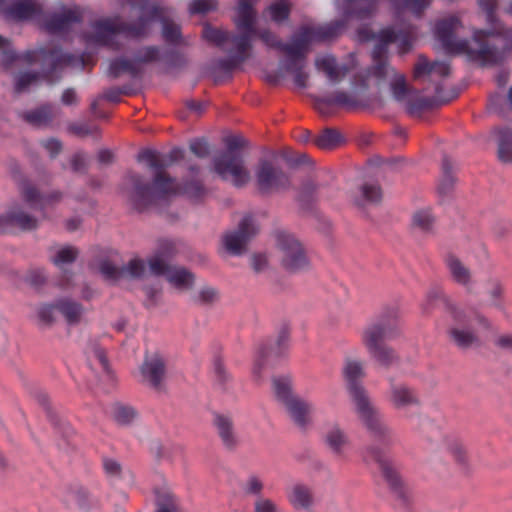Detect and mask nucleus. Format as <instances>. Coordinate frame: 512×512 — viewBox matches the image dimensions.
Segmentation results:
<instances>
[{"instance_id":"obj_49","label":"nucleus","mask_w":512,"mask_h":512,"mask_svg":"<svg viewBox=\"0 0 512 512\" xmlns=\"http://www.w3.org/2000/svg\"><path fill=\"white\" fill-rule=\"evenodd\" d=\"M156 512H179L175 498L168 493L160 495L157 499Z\"/></svg>"},{"instance_id":"obj_12","label":"nucleus","mask_w":512,"mask_h":512,"mask_svg":"<svg viewBox=\"0 0 512 512\" xmlns=\"http://www.w3.org/2000/svg\"><path fill=\"white\" fill-rule=\"evenodd\" d=\"M259 229L254 219L245 216L238 224L236 230L227 232L223 237V244L227 251L233 255H242L247 251L249 242L257 235Z\"/></svg>"},{"instance_id":"obj_64","label":"nucleus","mask_w":512,"mask_h":512,"mask_svg":"<svg viewBox=\"0 0 512 512\" xmlns=\"http://www.w3.org/2000/svg\"><path fill=\"white\" fill-rule=\"evenodd\" d=\"M46 280V276L40 270L32 271L29 274V281L34 285H41Z\"/></svg>"},{"instance_id":"obj_36","label":"nucleus","mask_w":512,"mask_h":512,"mask_svg":"<svg viewBox=\"0 0 512 512\" xmlns=\"http://www.w3.org/2000/svg\"><path fill=\"white\" fill-rule=\"evenodd\" d=\"M59 314L57 301L53 304H40L35 310V317L38 323L43 326H51L54 324Z\"/></svg>"},{"instance_id":"obj_45","label":"nucleus","mask_w":512,"mask_h":512,"mask_svg":"<svg viewBox=\"0 0 512 512\" xmlns=\"http://www.w3.org/2000/svg\"><path fill=\"white\" fill-rule=\"evenodd\" d=\"M180 193L192 200H199L206 194V190L198 180H192L181 187Z\"/></svg>"},{"instance_id":"obj_21","label":"nucleus","mask_w":512,"mask_h":512,"mask_svg":"<svg viewBox=\"0 0 512 512\" xmlns=\"http://www.w3.org/2000/svg\"><path fill=\"white\" fill-rule=\"evenodd\" d=\"M316 69L322 72L327 77L331 84L341 82L349 71V67L345 64H340L332 55H322L315 60Z\"/></svg>"},{"instance_id":"obj_2","label":"nucleus","mask_w":512,"mask_h":512,"mask_svg":"<svg viewBox=\"0 0 512 512\" xmlns=\"http://www.w3.org/2000/svg\"><path fill=\"white\" fill-rule=\"evenodd\" d=\"M414 31L411 27L396 30L395 28H386L374 35L367 27L358 31L360 41L375 40V47L372 52L373 66L369 70L368 79L374 78L377 85L384 81H389L394 99L402 103L410 114L416 112L412 105V91L407 87L405 77L397 73L386 61L388 45L395 43L401 53L408 51L412 46Z\"/></svg>"},{"instance_id":"obj_1","label":"nucleus","mask_w":512,"mask_h":512,"mask_svg":"<svg viewBox=\"0 0 512 512\" xmlns=\"http://www.w3.org/2000/svg\"><path fill=\"white\" fill-rule=\"evenodd\" d=\"M462 27L457 16L437 22L434 34L443 49L450 54L465 55L482 66L504 63L512 54V28L503 26L473 31L471 40L458 39L455 33Z\"/></svg>"},{"instance_id":"obj_24","label":"nucleus","mask_w":512,"mask_h":512,"mask_svg":"<svg viewBox=\"0 0 512 512\" xmlns=\"http://www.w3.org/2000/svg\"><path fill=\"white\" fill-rule=\"evenodd\" d=\"M284 407L293 422L300 427H304L309 423L310 416L314 410V406L311 403L298 396L288 400Z\"/></svg>"},{"instance_id":"obj_25","label":"nucleus","mask_w":512,"mask_h":512,"mask_svg":"<svg viewBox=\"0 0 512 512\" xmlns=\"http://www.w3.org/2000/svg\"><path fill=\"white\" fill-rule=\"evenodd\" d=\"M183 156L180 149H173L165 157H161L160 154L154 150H144L139 153L138 160L146 162L147 165L156 171H162L165 167L178 161Z\"/></svg>"},{"instance_id":"obj_16","label":"nucleus","mask_w":512,"mask_h":512,"mask_svg":"<svg viewBox=\"0 0 512 512\" xmlns=\"http://www.w3.org/2000/svg\"><path fill=\"white\" fill-rule=\"evenodd\" d=\"M158 53L156 47H145L138 52L133 60L117 59L112 61L108 73L112 77H118L123 73L136 74L140 64L157 59Z\"/></svg>"},{"instance_id":"obj_33","label":"nucleus","mask_w":512,"mask_h":512,"mask_svg":"<svg viewBox=\"0 0 512 512\" xmlns=\"http://www.w3.org/2000/svg\"><path fill=\"white\" fill-rule=\"evenodd\" d=\"M498 157L504 163L512 162V130L501 129L496 133Z\"/></svg>"},{"instance_id":"obj_13","label":"nucleus","mask_w":512,"mask_h":512,"mask_svg":"<svg viewBox=\"0 0 512 512\" xmlns=\"http://www.w3.org/2000/svg\"><path fill=\"white\" fill-rule=\"evenodd\" d=\"M28 209L37 210L23 200V203L11 206L5 214H0V230H4L8 226H15L22 230L36 229L40 219L32 215Z\"/></svg>"},{"instance_id":"obj_27","label":"nucleus","mask_w":512,"mask_h":512,"mask_svg":"<svg viewBox=\"0 0 512 512\" xmlns=\"http://www.w3.org/2000/svg\"><path fill=\"white\" fill-rule=\"evenodd\" d=\"M390 401L392 405L397 409H404L407 407L415 406L419 403L416 392L403 384L391 386Z\"/></svg>"},{"instance_id":"obj_35","label":"nucleus","mask_w":512,"mask_h":512,"mask_svg":"<svg viewBox=\"0 0 512 512\" xmlns=\"http://www.w3.org/2000/svg\"><path fill=\"white\" fill-rule=\"evenodd\" d=\"M319 102L347 109L354 108L358 105L355 96L345 91H335L330 95H327L324 98H322Z\"/></svg>"},{"instance_id":"obj_15","label":"nucleus","mask_w":512,"mask_h":512,"mask_svg":"<svg viewBox=\"0 0 512 512\" xmlns=\"http://www.w3.org/2000/svg\"><path fill=\"white\" fill-rule=\"evenodd\" d=\"M20 194L23 200L41 212L42 219L48 217L47 210L59 204L63 197L60 191H51L41 195L38 189L30 183H24L21 186Z\"/></svg>"},{"instance_id":"obj_58","label":"nucleus","mask_w":512,"mask_h":512,"mask_svg":"<svg viewBox=\"0 0 512 512\" xmlns=\"http://www.w3.org/2000/svg\"><path fill=\"white\" fill-rule=\"evenodd\" d=\"M191 151L200 158H204L209 154V147L205 141L195 140L190 144Z\"/></svg>"},{"instance_id":"obj_5","label":"nucleus","mask_w":512,"mask_h":512,"mask_svg":"<svg viewBox=\"0 0 512 512\" xmlns=\"http://www.w3.org/2000/svg\"><path fill=\"white\" fill-rule=\"evenodd\" d=\"M397 318L398 310L388 308L378 321L366 325L361 333V341L368 354L383 367H390L399 360L396 351L384 343L385 340L394 339L399 335Z\"/></svg>"},{"instance_id":"obj_29","label":"nucleus","mask_w":512,"mask_h":512,"mask_svg":"<svg viewBox=\"0 0 512 512\" xmlns=\"http://www.w3.org/2000/svg\"><path fill=\"white\" fill-rule=\"evenodd\" d=\"M288 500L298 510H308L314 503L311 490L302 484H296L291 487L288 492Z\"/></svg>"},{"instance_id":"obj_54","label":"nucleus","mask_w":512,"mask_h":512,"mask_svg":"<svg viewBox=\"0 0 512 512\" xmlns=\"http://www.w3.org/2000/svg\"><path fill=\"white\" fill-rule=\"evenodd\" d=\"M218 291L213 287H203L198 293V300L202 304H212L218 300Z\"/></svg>"},{"instance_id":"obj_56","label":"nucleus","mask_w":512,"mask_h":512,"mask_svg":"<svg viewBox=\"0 0 512 512\" xmlns=\"http://www.w3.org/2000/svg\"><path fill=\"white\" fill-rule=\"evenodd\" d=\"M499 0H478V4L482 10L487 14V21L494 22V11L498 5Z\"/></svg>"},{"instance_id":"obj_23","label":"nucleus","mask_w":512,"mask_h":512,"mask_svg":"<svg viewBox=\"0 0 512 512\" xmlns=\"http://www.w3.org/2000/svg\"><path fill=\"white\" fill-rule=\"evenodd\" d=\"M450 73V67L446 62H429L424 56H419L418 61L414 67V77L421 79L429 77L431 80L437 78H444Z\"/></svg>"},{"instance_id":"obj_46","label":"nucleus","mask_w":512,"mask_h":512,"mask_svg":"<svg viewBox=\"0 0 512 512\" xmlns=\"http://www.w3.org/2000/svg\"><path fill=\"white\" fill-rule=\"evenodd\" d=\"M290 12V6L285 0L278 1L269 7V15L273 21L285 20Z\"/></svg>"},{"instance_id":"obj_30","label":"nucleus","mask_w":512,"mask_h":512,"mask_svg":"<svg viewBox=\"0 0 512 512\" xmlns=\"http://www.w3.org/2000/svg\"><path fill=\"white\" fill-rule=\"evenodd\" d=\"M57 309L70 325L79 323L84 313L83 307L69 298L57 300Z\"/></svg>"},{"instance_id":"obj_52","label":"nucleus","mask_w":512,"mask_h":512,"mask_svg":"<svg viewBox=\"0 0 512 512\" xmlns=\"http://www.w3.org/2000/svg\"><path fill=\"white\" fill-rule=\"evenodd\" d=\"M263 488V481L256 475L249 476L244 484V491L249 495H260Z\"/></svg>"},{"instance_id":"obj_50","label":"nucleus","mask_w":512,"mask_h":512,"mask_svg":"<svg viewBox=\"0 0 512 512\" xmlns=\"http://www.w3.org/2000/svg\"><path fill=\"white\" fill-rule=\"evenodd\" d=\"M88 357L91 362L98 364L103 371L108 372V361L104 349L94 345L88 352Z\"/></svg>"},{"instance_id":"obj_44","label":"nucleus","mask_w":512,"mask_h":512,"mask_svg":"<svg viewBox=\"0 0 512 512\" xmlns=\"http://www.w3.org/2000/svg\"><path fill=\"white\" fill-rule=\"evenodd\" d=\"M77 257V250L71 246H65L59 248L55 255L52 256V262L61 267L65 264L72 263Z\"/></svg>"},{"instance_id":"obj_53","label":"nucleus","mask_w":512,"mask_h":512,"mask_svg":"<svg viewBox=\"0 0 512 512\" xmlns=\"http://www.w3.org/2000/svg\"><path fill=\"white\" fill-rule=\"evenodd\" d=\"M254 512H278V506L269 498L259 497L254 503Z\"/></svg>"},{"instance_id":"obj_37","label":"nucleus","mask_w":512,"mask_h":512,"mask_svg":"<svg viewBox=\"0 0 512 512\" xmlns=\"http://www.w3.org/2000/svg\"><path fill=\"white\" fill-rule=\"evenodd\" d=\"M54 116L55 113L51 107L43 106L36 110L27 112L24 117L28 123L37 127H42L48 125Z\"/></svg>"},{"instance_id":"obj_42","label":"nucleus","mask_w":512,"mask_h":512,"mask_svg":"<svg viewBox=\"0 0 512 512\" xmlns=\"http://www.w3.org/2000/svg\"><path fill=\"white\" fill-rule=\"evenodd\" d=\"M112 415L118 424L127 425L137 417V412L131 406L115 404L113 406Z\"/></svg>"},{"instance_id":"obj_8","label":"nucleus","mask_w":512,"mask_h":512,"mask_svg":"<svg viewBox=\"0 0 512 512\" xmlns=\"http://www.w3.org/2000/svg\"><path fill=\"white\" fill-rule=\"evenodd\" d=\"M259 37L268 46L278 47L281 49L285 55L282 67L285 71L293 75L294 83L298 87L305 88L309 79V74L305 71V55L307 53L309 39L307 33L305 32L304 38L295 39L289 44L280 43L269 31L261 32Z\"/></svg>"},{"instance_id":"obj_19","label":"nucleus","mask_w":512,"mask_h":512,"mask_svg":"<svg viewBox=\"0 0 512 512\" xmlns=\"http://www.w3.org/2000/svg\"><path fill=\"white\" fill-rule=\"evenodd\" d=\"M142 381L153 388H159L165 376V364L159 355L146 357L140 367Z\"/></svg>"},{"instance_id":"obj_63","label":"nucleus","mask_w":512,"mask_h":512,"mask_svg":"<svg viewBox=\"0 0 512 512\" xmlns=\"http://www.w3.org/2000/svg\"><path fill=\"white\" fill-rule=\"evenodd\" d=\"M267 265V258L265 255H254L252 257V266L255 271L260 272L262 271Z\"/></svg>"},{"instance_id":"obj_43","label":"nucleus","mask_w":512,"mask_h":512,"mask_svg":"<svg viewBox=\"0 0 512 512\" xmlns=\"http://www.w3.org/2000/svg\"><path fill=\"white\" fill-rule=\"evenodd\" d=\"M455 184V178L452 174V165L448 160H444L442 163V176L438 185V191L440 194L449 193Z\"/></svg>"},{"instance_id":"obj_28","label":"nucleus","mask_w":512,"mask_h":512,"mask_svg":"<svg viewBox=\"0 0 512 512\" xmlns=\"http://www.w3.org/2000/svg\"><path fill=\"white\" fill-rule=\"evenodd\" d=\"M214 426L224 446L231 449L237 445L238 437L233 420L229 416L216 415L214 417Z\"/></svg>"},{"instance_id":"obj_9","label":"nucleus","mask_w":512,"mask_h":512,"mask_svg":"<svg viewBox=\"0 0 512 512\" xmlns=\"http://www.w3.org/2000/svg\"><path fill=\"white\" fill-rule=\"evenodd\" d=\"M213 167L223 180L230 181L237 187L245 186L251 179L243 155L239 151H225L215 156Z\"/></svg>"},{"instance_id":"obj_10","label":"nucleus","mask_w":512,"mask_h":512,"mask_svg":"<svg viewBox=\"0 0 512 512\" xmlns=\"http://www.w3.org/2000/svg\"><path fill=\"white\" fill-rule=\"evenodd\" d=\"M276 247L281 265L290 272H297L309 265L306 252L299 240L292 234L280 231L276 234Z\"/></svg>"},{"instance_id":"obj_51","label":"nucleus","mask_w":512,"mask_h":512,"mask_svg":"<svg viewBox=\"0 0 512 512\" xmlns=\"http://www.w3.org/2000/svg\"><path fill=\"white\" fill-rule=\"evenodd\" d=\"M216 0H193L189 5V11L195 13H207L216 8Z\"/></svg>"},{"instance_id":"obj_7","label":"nucleus","mask_w":512,"mask_h":512,"mask_svg":"<svg viewBox=\"0 0 512 512\" xmlns=\"http://www.w3.org/2000/svg\"><path fill=\"white\" fill-rule=\"evenodd\" d=\"M127 179L133 186L130 197L137 207H144L168 199L180 194L181 191V187L175 179L163 170L155 173L151 185L143 184L141 177L137 174H129Z\"/></svg>"},{"instance_id":"obj_18","label":"nucleus","mask_w":512,"mask_h":512,"mask_svg":"<svg viewBox=\"0 0 512 512\" xmlns=\"http://www.w3.org/2000/svg\"><path fill=\"white\" fill-rule=\"evenodd\" d=\"M100 272L107 279L116 281L121 278H141L146 274V265L143 260L139 258L131 259L126 266L119 269L109 261H104L100 264Z\"/></svg>"},{"instance_id":"obj_31","label":"nucleus","mask_w":512,"mask_h":512,"mask_svg":"<svg viewBox=\"0 0 512 512\" xmlns=\"http://www.w3.org/2000/svg\"><path fill=\"white\" fill-rule=\"evenodd\" d=\"M41 12L40 5L34 0H20L10 9L11 15L19 20L37 19Z\"/></svg>"},{"instance_id":"obj_17","label":"nucleus","mask_w":512,"mask_h":512,"mask_svg":"<svg viewBox=\"0 0 512 512\" xmlns=\"http://www.w3.org/2000/svg\"><path fill=\"white\" fill-rule=\"evenodd\" d=\"M454 324L449 329V336L451 341L460 348H469L477 343V336L468 327L470 321L468 320L464 311L455 309L452 312Z\"/></svg>"},{"instance_id":"obj_39","label":"nucleus","mask_w":512,"mask_h":512,"mask_svg":"<svg viewBox=\"0 0 512 512\" xmlns=\"http://www.w3.org/2000/svg\"><path fill=\"white\" fill-rule=\"evenodd\" d=\"M49 59L54 69L62 66L84 67V59L82 57L77 58L69 54H64L60 50L52 51L49 55Z\"/></svg>"},{"instance_id":"obj_59","label":"nucleus","mask_w":512,"mask_h":512,"mask_svg":"<svg viewBox=\"0 0 512 512\" xmlns=\"http://www.w3.org/2000/svg\"><path fill=\"white\" fill-rule=\"evenodd\" d=\"M103 465L106 473L110 476H118L121 472V466L116 460L105 459Z\"/></svg>"},{"instance_id":"obj_34","label":"nucleus","mask_w":512,"mask_h":512,"mask_svg":"<svg viewBox=\"0 0 512 512\" xmlns=\"http://www.w3.org/2000/svg\"><path fill=\"white\" fill-rule=\"evenodd\" d=\"M449 272L453 279L462 285H467L471 279L469 269L455 256L450 255L446 259Z\"/></svg>"},{"instance_id":"obj_40","label":"nucleus","mask_w":512,"mask_h":512,"mask_svg":"<svg viewBox=\"0 0 512 512\" xmlns=\"http://www.w3.org/2000/svg\"><path fill=\"white\" fill-rule=\"evenodd\" d=\"M273 389L275 396L283 405L295 396L291 391V382L287 377L274 378Z\"/></svg>"},{"instance_id":"obj_47","label":"nucleus","mask_w":512,"mask_h":512,"mask_svg":"<svg viewBox=\"0 0 512 512\" xmlns=\"http://www.w3.org/2000/svg\"><path fill=\"white\" fill-rule=\"evenodd\" d=\"M361 195L366 202L377 203L382 198L380 187L375 183H367L361 187Z\"/></svg>"},{"instance_id":"obj_55","label":"nucleus","mask_w":512,"mask_h":512,"mask_svg":"<svg viewBox=\"0 0 512 512\" xmlns=\"http://www.w3.org/2000/svg\"><path fill=\"white\" fill-rule=\"evenodd\" d=\"M0 57L2 63L7 66L13 62L16 58L14 52L9 48V45L5 39L0 36Z\"/></svg>"},{"instance_id":"obj_26","label":"nucleus","mask_w":512,"mask_h":512,"mask_svg":"<svg viewBox=\"0 0 512 512\" xmlns=\"http://www.w3.org/2000/svg\"><path fill=\"white\" fill-rule=\"evenodd\" d=\"M80 18L81 15L78 9L64 8L59 13L49 16L45 21V27L51 33L62 32L72 23L79 21Z\"/></svg>"},{"instance_id":"obj_61","label":"nucleus","mask_w":512,"mask_h":512,"mask_svg":"<svg viewBox=\"0 0 512 512\" xmlns=\"http://www.w3.org/2000/svg\"><path fill=\"white\" fill-rule=\"evenodd\" d=\"M86 165V157L84 154L76 153L71 158V167L74 171H81Z\"/></svg>"},{"instance_id":"obj_32","label":"nucleus","mask_w":512,"mask_h":512,"mask_svg":"<svg viewBox=\"0 0 512 512\" xmlns=\"http://www.w3.org/2000/svg\"><path fill=\"white\" fill-rule=\"evenodd\" d=\"M342 5L347 15L365 18L374 11L376 0H343Z\"/></svg>"},{"instance_id":"obj_3","label":"nucleus","mask_w":512,"mask_h":512,"mask_svg":"<svg viewBox=\"0 0 512 512\" xmlns=\"http://www.w3.org/2000/svg\"><path fill=\"white\" fill-rule=\"evenodd\" d=\"M140 17L131 25H123L118 19H104L96 21L91 31L85 35L89 45H104L117 48L120 39L126 37L147 36L153 23H162L163 38L167 42L176 43L180 38V27L163 15V11L148 0H138Z\"/></svg>"},{"instance_id":"obj_48","label":"nucleus","mask_w":512,"mask_h":512,"mask_svg":"<svg viewBox=\"0 0 512 512\" xmlns=\"http://www.w3.org/2000/svg\"><path fill=\"white\" fill-rule=\"evenodd\" d=\"M39 82V75L35 73H22L15 80V89L17 92H23L29 87Z\"/></svg>"},{"instance_id":"obj_11","label":"nucleus","mask_w":512,"mask_h":512,"mask_svg":"<svg viewBox=\"0 0 512 512\" xmlns=\"http://www.w3.org/2000/svg\"><path fill=\"white\" fill-rule=\"evenodd\" d=\"M149 272L153 275H163L170 285L179 291L191 289L195 277L191 271L181 266L168 265L161 254H155L148 260Z\"/></svg>"},{"instance_id":"obj_14","label":"nucleus","mask_w":512,"mask_h":512,"mask_svg":"<svg viewBox=\"0 0 512 512\" xmlns=\"http://www.w3.org/2000/svg\"><path fill=\"white\" fill-rule=\"evenodd\" d=\"M256 181L259 189L265 193L286 190L290 181L281 170L273 167L268 161H261L256 170Z\"/></svg>"},{"instance_id":"obj_22","label":"nucleus","mask_w":512,"mask_h":512,"mask_svg":"<svg viewBox=\"0 0 512 512\" xmlns=\"http://www.w3.org/2000/svg\"><path fill=\"white\" fill-rule=\"evenodd\" d=\"M367 458L375 461L382 471L383 476L393 488H398L401 484V479L398 472L391 461V459L381 450L371 447L367 450Z\"/></svg>"},{"instance_id":"obj_60","label":"nucleus","mask_w":512,"mask_h":512,"mask_svg":"<svg viewBox=\"0 0 512 512\" xmlns=\"http://www.w3.org/2000/svg\"><path fill=\"white\" fill-rule=\"evenodd\" d=\"M43 146L49 152L51 157L56 156L61 150V143L56 139H48L44 141Z\"/></svg>"},{"instance_id":"obj_20","label":"nucleus","mask_w":512,"mask_h":512,"mask_svg":"<svg viewBox=\"0 0 512 512\" xmlns=\"http://www.w3.org/2000/svg\"><path fill=\"white\" fill-rule=\"evenodd\" d=\"M324 443L335 457L346 458L350 448V439L341 427L337 425L330 427L324 435Z\"/></svg>"},{"instance_id":"obj_38","label":"nucleus","mask_w":512,"mask_h":512,"mask_svg":"<svg viewBox=\"0 0 512 512\" xmlns=\"http://www.w3.org/2000/svg\"><path fill=\"white\" fill-rule=\"evenodd\" d=\"M341 141L342 137L339 131L327 128L314 139V144L321 149H332Z\"/></svg>"},{"instance_id":"obj_57","label":"nucleus","mask_w":512,"mask_h":512,"mask_svg":"<svg viewBox=\"0 0 512 512\" xmlns=\"http://www.w3.org/2000/svg\"><path fill=\"white\" fill-rule=\"evenodd\" d=\"M429 4L430 0H405V8L416 15H419Z\"/></svg>"},{"instance_id":"obj_41","label":"nucleus","mask_w":512,"mask_h":512,"mask_svg":"<svg viewBox=\"0 0 512 512\" xmlns=\"http://www.w3.org/2000/svg\"><path fill=\"white\" fill-rule=\"evenodd\" d=\"M434 218L429 210H418L412 216V226L415 230L428 233L432 230Z\"/></svg>"},{"instance_id":"obj_62","label":"nucleus","mask_w":512,"mask_h":512,"mask_svg":"<svg viewBox=\"0 0 512 512\" xmlns=\"http://www.w3.org/2000/svg\"><path fill=\"white\" fill-rule=\"evenodd\" d=\"M64 105H75L77 103V95L73 89H66L61 97Z\"/></svg>"},{"instance_id":"obj_4","label":"nucleus","mask_w":512,"mask_h":512,"mask_svg":"<svg viewBox=\"0 0 512 512\" xmlns=\"http://www.w3.org/2000/svg\"><path fill=\"white\" fill-rule=\"evenodd\" d=\"M342 373L349 398L360 421L375 439L388 438L390 436V429L384 423L382 414L360 382L365 377L363 363L359 360L347 358L344 362Z\"/></svg>"},{"instance_id":"obj_6","label":"nucleus","mask_w":512,"mask_h":512,"mask_svg":"<svg viewBox=\"0 0 512 512\" xmlns=\"http://www.w3.org/2000/svg\"><path fill=\"white\" fill-rule=\"evenodd\" d=\"M256 0H238L237 15L235 23L238 35L212 27H205L203 30L204 38L218 46H224L231 42L235 48V55L232 56L231 66H234L246 58V51L250 48L252 39L256 36L255 12L252 4Z\"/></svg>"}]
</instances>
